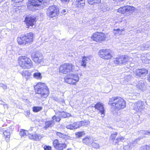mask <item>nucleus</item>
I'll return each mask as SVG.
<instances>
[{
	"mask_svg": "<svg viewBox=\"0 0 150 150\" xmlns=\"http://www.w3.org/2000/svg\"><path fill=\"white\" fill-rule=\"evenodd\" d=\"M108 104L117 110L122 109L126 106L125 101L119 97H114L110 99Z\"/></svg>",
	"mask_w": 150,
	"mask_h": 150,
	"instance_id": "f257e3e1",
	"label": "nucleus"
},
{
	"mask_svg": "<svg viewBox=\"0 0 150 150\" xmlns=\"http://www.w3.org/2000/svg\"><path fill=\"white\" fill-rule=\"evenodd\" d=\"M35 89L36 93L44 98L47 97L50 93L47 86L43 83H38L35 87Z\"/></svg>",
	"mask_w": 150,
	"mask_h": 150,
	"instance_id": "f03ea898",
	"label": "nucleus"
},
{
	"mask_svg": "<svg viewBox=\"0 0 150 150\" xmlns=\"http://www.w3.org/2000/svg\"><path fill=\"white\" fill-rule=\"evenodd\" d=\"M33 34L31 32H30L25 34L23 36H22L18 38L17 41L19 44L25 45L33 42Z\"/></svg>",
	"mask_w": 150,
	"mask_h": 150,
	"instance_id": "7ed1b4c3",
	"label": "nucleus"
},
{
	"mask_svg": "<svg viewBox=\"0 0 150 150\" xmlns=\"http://www.w3.org/2000/svg\"><path fill=\"white\" fill-rule=\"evenodd\" d=\"M20 65L23 69H30L33 66V63L31 59L25 56L21 57L19 58Z\"/></svg>",
	"mask_w": 150,
	"mask_h": 150,
	"instance_id": "20e7f679",
	"label": "nucleus"
},
{
	"mask_svg": "<svg viewBox=\"0 0 150 150\" xmlns=\"http://www.w3.org/2000/svg\"><path fill=\"white\" fill-rule=\"evenodd\" d=\"M59 9L57 6L52 5L49 6L47 9L46 14L47 16L52 18L59 14Z\"/></svg>",
	"mask_w": 150,
	"mask_h": 150,
	"instance_id": "39448f33",
	"label": "nucleus"
},
{
	"mask_svg": "<svg viewBox=\"0 0 150 150\" xmlns=\"http://www.w3.org/2000/svg\"><path fill=\"white\" fill-rule=\"evenodd\" d=\"M31 57L33 61L37 64L43 61V57L42 53L39 51H34L31 54Z\"/></svg>",
	"mask_w": 150,
	"mask_h": 150,
	"instance_id": "423d86ee",
	"label": "nucleus"
},
{
	"mask_svg": "<svg viewBox=\"0 0 150 150\" xmlns=\"http://www.w3.org/2000/svg\"><path fill=\"white\" fill-rule=\"evenodd\" d=\"M79 80L78 75L73 74L67 75L64 78V81L66 83L74 85L76 84Z\"/></svg>",
	"mask_w": 150,
	"mask_h": 150,
	"instance_id": "0eeeda50",
	"label": "nucleus"
},
{
	"mask_svg": "<svg viewBox=\"0 0 150 150\" xmlns=\"http://www.w3.org/2000/svg\"><path fill=\"white\" fill-rule=\"evenodd\" d=\"M30 4L27 5V8L29 10L34 11L38 10V6L40 3H42L41 0H29Z\"/></svg>",
	"mask_w": 150,
	"mask_h": 150,
	"instance_id": "6e6552de",
	"label": "nucleus"
},
{
	"mask_svg": "<svg viewBox=\"0 0 150 150\" xmlns=\"http://www.w3.org/2000/svg\"><path fill=\"white\" fill-rule=\"evenodd\" d=\"M73 65L71 64H64L61 65L59 69V72L66 74L72 71Z\"/></svg>",
	"mask_w": 150,
	"mask_h": 150,
	"instance_id": "1a4fd4ad",
	"label": "nucleus"
},
{
	"mask_svg": "<svg viewBox=\"0 0 150 150\" xmlns=\"http://www.w3.org/2000/svg\"><path fill=\"white\" fill-rule=\"evenodd\" d=\"M117 134V132H114L111 134L110 137V140L113 142V144L114 145L118 144L120 142H123L125 139L124 137L122 136H119L115 139Z\"/></svg>",
	"mask_w": 150,
	"mask_h": 150,
	"instance_id": "9d476101",
	"label": "nucleus"
},
{
	"mask_svg": "<svg viewBox=\"0 0 150 150\" xmlns=\"http://www.w3.org/2000/svg\"><path fill=\"white\" fill-rule=\"evenodd\" d=\"M110 50L102 49L98 52V54L100 57L103 59H110L112 57Z\"/></svg>",
	"mask_w": 150,
	"mask_h": 150,
	"instance_id": "9b49d317",
	"label": "nucleus"
},
{
	"mask_svg": "<svg viewBox=\"0 0 150 150\" xmlns=\"http://www.w3.org/2000/svg\"><path fill=\"white\" fill-rule=\"evenodd\" d=\"M129 57L127 55H122L118 56L114 60V62L116 64L120 65L124 64L128 61Z\"/></svg>",
	"mask_w": 150,
	"mask_h": 150,
	"instance_id": "f8f14e48",
	"label": "nucleus"
},
{
	"mask_svg": "<svg viewBox=\"0 0 150 150\" xmlns=\"http://www.w3.org/2000/svg\"><path fill=\"white\" fill-rule=\"evenodd\" d=\"M106 38V35L104 33L98 32L94 33L91 37L93 40L97 42L104 40Z\"/></svg>",
	"mask_w": 150,
	"mask_h": 150,
	"instance_id": "ddd939ff",
	"label": "nucleus"
},
{
	"mask_svg": "<svg viewBox=\"0 0 150 150\" xmlns=\"http://www.w3.org/2000/svg\"><path fill=\"white\" fill-rule=\"evenodd\" d=\"M53 145L54 148L57 150H63L66 148L67 146L64 143H59L58 140L55 139L53 141Z\"/></svg>",
	"mask_w": 150,
	"mask_h": 150,
	"instance_id": "4468645a",
	"label": "nucleus"
},
{
	"mask_svg": "<svg viewBox=\"0 0 150 150\" xmlns=\"http://www.w3.org/2000/svg\"><path fill=\"white\" fill-rule=\"evenodd\" d=\"M148 73V70L145 69H137L134 72L136 76L142 78L144 77Z\"/></svg>",
	"mask_w": 150,
	"mask_h": 150,
	"instance_id": "2eb2a0df",
	"label": "nucleus"
},
{
	"mask_svg": "<svg viewBox=\"0 0 150 150\" xmlns=\"http://www.w3.org/2000/svg\"><path fill=\"white\" fill-rule=\"evenodd\" d=\"M36 18L30 17H26L25 19V22L27 25L28 27L31 26L32 27L34 25V23L35 22Z\"/></svg>",
	"mask_w": 150,
	"mask_h": 150,
	"instance_id": "dca6fc26",
	"label": "nucleus"
},
{
	"mask_svg": "<svg viewBox=\"0 0 150 150\" xmlns=\"http://www.w3.org/2000/svg\"><path fill=\"white\" fill-rule=\"evenodd\" d=\"M94 107L96 109L99 111L101 115L105 114V110L104 107V104L100 102H98L95 104Z\"/></svg>",
	"mask_w": 150,
	"mask_h": 150,
	"instance_id": "f3484780",
	"label": "nucleus"
},
{
	"mask_svg": "<svg viewBox=\"0 0 150 150\" xmlns=\"http://www.w3.org/2000/svg\"><path fill=\"white\" fill-rule=\"evenodd\" d=\"M144 108V103L141 100L138 101L134 104V109L137 111H141Z\"/></svg>",
	"mask_w": 150,
	"mask_h": 150,
	"instance_id": "a211bd4d",
	"label": "nucleus"
},
{
	"mask_svg": "<svg viewBox=\"0 0 150 150\" xmlns=\"http://www.w3.org/2000/svg\"><path fill=\"white\" fill-rule=\"evenodd\" d=\"M28 136L30 139L34 141H39L42 137L40 134L36 133L30 134L28 133Z\"/></svg>",
	"mask_w": 150,
	"mask_h": 150,
	"instance_id": "6ab92c4d",
	"label": "nucleus"
},
{
	"mask_svg": "<svg viewBox=\"0 0 150 150\" xmlns=\"http://www.w3.org/2000/svg\"><path fill=\"white\" fill-rule=\"evenodd\" d=\"M132 75L130 74H125L123 78H121L120 81L122 83L127 84L129 83V82L132 79Z\"/></svg>",
	"mask_w": 150,
	"mask_h": 150,
	"instance_id": "aec40b11",
	"label": "nucleus"
},
{
	"mask_svg": "<svg viewBox=\"0 0 150 150\" xmlns=\"http://www.w3.org/2000/svg\"><path fill=\"white\" fill-rule=\"evenodd\" d=\"M135 84H133V85L140 90L143 91L145 89L146 87L143 80H141L137 82V83H135Z\"/></svg>",
	"mask_w": 150,
	"mask_h": 150,
	"instance_id": "412c9836",
	"label": "nucleus"
},
{
	"mask_svg": "<svg viewBox=\"0 0 150 150\" xmlns=\"http://www.w3.org/2000/svg\"><path fill=\"white\" fill-rule=\"evenodd\" d=\"M45 125L43 127V129L46 130L49 127H52L54 125L55 122L53 120L46 121L45 122Z\"/></svg>",
	"mask_w": 150,
	"mask_h": 150,
	"instance_id": "4be33fe9",
	"label": "nucleus"
},
{
	"mask_svg": "<svg viewBox=\"0 0 150 150\" xmlns=\"http://www.w3.org/2000/svg\"><path fill=\"white\" fill-rule=\"evenodd\" d=\"M126 9L125 10V14L128 16L133 12L134 8L133 6H126Z\"/></svg>",
	"mask_w": 150,
	"mask_h": 150,
	"instance_id": "5701e85b",
	"label": "nucleus"
},
{
	"mask_svg": "<svg viewBox=\"0 0 150 150\" xmlns=\"http://www.w3.org/2000/svg\"><path fill=\"white\" fill-rule=\"evenodd\" d=\"M66 128L68 129L73 130L75 129L79 128V126L77 122H75L73 124H71L67 125Z\"/></svg>",
	"mask_w": 150,
	"mask_h": 150,
	"instance_id": "b1692460",
	"label": "nucleus"
},
{
	"mask_svg": "<svg viewBox=\"0 0 150 150\" xmlns=\"http://www.w3.org/2000/svg\"><path fill=\"white\" fill-rule=\"evenodd\" d=\"M77 122L79 128L82 126H87L90 123V122L88 120H84Z\"/></svg>",
	"mask_w": 150,
	"mask_h": 150,
	"instance_id": "393cba45",
	"label": "nucleus"
},
{
	"mask_svg": "<svg viewBox=\"0 0 150 150\" xmlns=\"http://www.w3.org/2000/svg\"><path fill=\"white\" fill-rule=\"evenodd\" d=\"M75 4L77 7L81 8L85 6V0H76Z\"/></svg>",
	"mask_w": 150,
	"mask_h": 150,
	"instance_id": "a878e982",
	"label": "nucleus"
},
{
	"mask_svg": "<svg viewBox=\"0 0 150 150\" xmlns=\"http://www.w3.org/2000/svg\"><path fill=\"white\" fill-rule=\"evenodd\" d=\"M92 141V138L90 137H86L83 139V142L86 145H89Z\"/></svg>",
	"mask_w": 150,
	"mask_h": 150,
	"instance_id": "bb28decb",
	"label": "nucleus"
},
{
	"mask_svg": "<svg viewBox=\"0 0 150 150\" xmlns=\"http://www.w3.org/2000/svg\"><path fill=\"white\" fill-rule=\"evenodd\" d=\"M59 115L61 118H68L70 117L71 116V114L69 113H67L64 111L59 112Z\"/></svg>",
	"mask_w": 150,
	"mask_h": 150,
	"instance_id": "cd10ccee",
	"label": "nucleus"
},
{
	"mask_svg": "<svg viewBox=\"0 0 150 150\" xmlns=\"http://www.w3.org/2000/svg\"><path fill=\"white\" fill-rule=\"evenodd\" d=\"M28 131L24 129H21L19 132V135L21 137L25 138L28 135Z\"/></svg>",
	"mask_w": 150,
	"mask_h": 150,
	"instance_id": "c85d7f7f",
	"label": "nucleus"
},
{
	"mask_svg": "<svg viewBox=\"0 0 150 150\" xmlns=\"http://www.w3.org/2000/svg\"><path fill=\"white\" fill-rule=\"evenodd\" d=\"M21 74L27 80L29 78L31 75L30 73L28 71H23Z\"/></svg>",
	"mask_w": 150,
	"mask_h": 150,
	"instance_id": "c756f323",
	"label": "nucleus"
},
{
	"mask_svg": "<svg viewBox=\"0 0 150 150\" xmlns=\"http://www.w3.org/2000/svg\"><path fill=\"white\" fill-rule=\"evenodd\" d=\"M3 134L6 137V140L8 142L9 141L10 138V133L9 129H7L4 131Z\"/></svg>",
	"mask_w": 150,
	"mask_h": 150,
	"instance_id": "7c9ffc66",
	"label": "nucleus"
},
{
	"mask_svg": "<svg viewBox=\"0 0 150 150\" xmlns=\"http://www.w3.org/2000/svg\"><path fill=\"white\" fill-rule=\"evenodd\" d=\"M33 77L37 79H41L42 78V74L39 72H35L33 74Z\"/></svg>",
	"mask_w": 150,
	"mask_h": 150,
	"instance_id": "2f4dec72",
	"label": "nucleus"
},
{
	"mask_svg": "<svg viewBox=\"0 0 150 150\" xmlns=\"http://www.w3.org/2000/svg\"><path fill=\"white\" fill-rule=\"evenodd\" d=\"M88 58L84 56L83 57L82 59L81 62V65L83 67H85L86 66V62L88 61Z\"/></svg>",
	"mask_w": 150,
	"mask_h": 150,
	"instance_id": "473e14b6",
	"label": "nucleus"
},
{
	"mask_svg": "<svg viewBox=\"0 0 150 150\" xmlns=\"http://www.w3.org/2000/svg\"><path fill=\"white\" fill-rule=\"evenodd\" d=\"M88 2L90 5H94L95 4L98 3L101 1V0H87Z\"/></svg>",
	"mask_w": 150,
	"mask_h": 150,
	"instance_id": "72a5a7b5",
	"label": "nucleus"
},
{
	"mask_svg": "<svg viewBox=\"0 0 150 150\" xmlns=\"http://www.w3.org/2000/svg\"><path fill=\"white\" fill-rule=\"evenodd\" d=\"M42 109V107L40 106H34L33 108V110L34 112H38Z\"/></svg>",
	"mask_w": 150,
	"mask_h": 150,
	"instance_id": "f704fd0d",
	"label": "nucleus"
},
{
	"mask_svg": "<svg viewBox=\"0 0 150 150\" xmlns=\"http://www.w3.org/2000/svg\"><path fill=\"white\" fill-rule=\"evenodd\" d=\"M93 147L95 149H98L100 147L99 144L97 142H93L91 144Z\"/></svg>",
	"mask_w": 150,
	"mask_h": 150,
	"instance_id": "c9c22d12",
	"label": "nucleus"
},
{
	"mask_svg": "<svg viewBox=\"0 0 150 150\" xmlns=\"http://www.w3.org/2000/svg\"><path fill=\"white\" fill-rule=\"evenodd\" d=\"M139 134H141L144 135H150V131H148L140 130L139 132Z\"/></svg>",
	"mask_w": 150,
	"mask_h": 150,
	"instance_id": "e433bc0d",
	"label": "nucleus"
},
{
	"mask_svg": "<svg viewBox=\"0 0 150 150\" xmlns=\"http://www.w3.org/2000/svg\"><path fill=\"white\" fill-rule=\"evenodd\" d=\"M56 135L59 137L64 139H66V138H67V137L66 135H65L64 134H63L59 132H57Z\"/></svg>",
	"mask_w": 150,
	"mask_h": 150,
	"instance_id": "4c0bfd02",
	"label": "nucleus"
},
{
	"mask_svg": "<svg viewBox=\"0 0 150 150\" xmlns=\"http://www.w3.org/2000/svg\"><path fill=\"white\" fill-rule=\"evenodd\" d=\"M85 134L84 132V131L80 132H76L75 135L76 137L78 138H80Z\"/></svg>",
	"mask_w": 150,
	"mask_h": 150,
	"instance_id": "58836bf2",
	"label": "nucleus"
},
{
	"mask_svg": "<svg viewBox=\"0 0 150 150\" xmlns=\"http://www.w3.org/2000/svg\"><path fill=\"white\" fill-rule=\"evenodd\" d=\"M126 6L120 7L118 9L117 11L121 13L122 14H125V11L126 9Z\"/></svg>",
	"mask_w": 150,
	"mask_h": 150,
	"instance_id": "ea45409f",
	"label": "nucleus"
},
{
	"mask_svg": "<svg viewBox=\"0 0 150 150\" xmlns=\"http://www.w3.org/2000/svg\"><path fill=\"white\" fill-rule=\"evenodd\" d=\"M140 150H149V147L147 145L142 146L139 149Z\"/></svg>",
	"mask_w": 150,
	"mask_h": 150,
	"instance_id": "a19ab883",
	"label": "nucleus"
},
{
	"mask_svg": "<svg viewBox=\"0 0 150 150\" xmlns=\"http://www.w3.org/2000/svg\"><path fill=\"white\" fill-rule=\"evenodd\" d=\"M61 117L60 116H59L57 117L55 115H54L52 117V120L54 121V120H55V121L57 122H59L60 120Z\"/></svg>",
	"mask_w": 150,
	"mask_h": 150,
	"instance_id": "79ce46f5",
	"label": "nucleus"
},
{
	"mask_svg": "<svg viewBox=\"0 0 150 150\" xmlns=\"http://www.w3.org/2000/svg\"><path fill=\"white\" fill-rule=\"evenodd\" d=\"M149 44H150V41L149 43ZM143 47H144V50H147L148 48H150V44H149L148 43L145 44H144Z\"/></svg>",
	"mask_w": 150,
	"mask_h": 150,
	"instance_id": "37998d69",
	"label": "nucleus"
},
{
	"mask_svg": "<svg viewBox=\"0 0 150 150\" xmlns=\"http://www.w3.org/2000/svg\"><path fill=\"white\" fill-rule=\"evenodd\" d=\"M43 148L45 150H52L51 146H49L45 145Z\"/></svg>",
	"mask_w": 150,
	"mask_h": 150,
	"instance_id": "c03bdc74",
	"label": "nucleus"
},
{
	"mask_svg": "<svg viewBox=\"0 0 150 150\" xmlns=\"http://www.w3.org/2000/svg\"><path fill=\"white\" fill-rule=\"evenodd\" d=\"M0 87H1L4 90H6L7 88V86L2 83H0Z\"/></svg>",
	"mask_w": 150,
	"mask_h": 150,
	"instance_id": "a18cd8bd",
	"label": "nucleus"
},
{
	"mask_svg": "<svg viewBox=\"0 0 150 150\" xmlns=\"http://www.w3.org/2000/svg\"><path fill=\"white\" fill-rule=\"evenodd\" d=\"M68 10L66 9H63L62 10L61 13L62 14H65L67 12Z\"/></svg>",
	"mask_w": 150,
	"mask_h": 150,
	"instance_id": "49530a36",
	"label": "nucleus"
},
{
	"mask_svg": "<svg viewBox=\"0 0 150 150\" xmlns=\"http://www.w3.org/2000/svg\"><path fill=\"white\" fill-rule=\"evenodd\" d=\"M61 1L63 3L67 4L69 2L70 0H61Z\"/></svg>",
	"mask_w": 150,
	"mask_h": 150,
	"instance_id": "de8ad7c7",
	"label": "nucleus"
},
{
	"mask_svg": "<svg viewBox=\"0 0 150 150\" xmlns=\"http://www.w3.org/2000/svg\"><path fill=\"white\" fill-rule=\"evenodd\" d=\"M25 115L26 116H28L30 115V110H28L26 112H25Z\"/></svg>",
	"mask_w": 150,
	"mask_h": 150,
	"instance_id": "09e8293b",
	"label": "nucleus"
},
{
	"mask_svg": "<svg viewBox=\"0 0 150 150\" xmlns=\"http://www.w3.org/2000/svg\"><path fill=\"white\" fill-rule=\"evenodd\" d=\"M24 0H12V1H14L16 3H19L20 2H22V1Z\"/></svg>",
	"mask_w": 150,
	"mask_h": 150,
	"instance_id": "8fccbe9b",
	"label": "nucleus"
},
{
	"mask_svg": "<svg viewBox=\"0 0 150 150\" xmlns=\"http://www.w3.org/2000/svg\"><path fill=\"white\" fill-rule=\"evenodd\" d=\"M34 128V127H31L30 128V129L28 130V133H30L29 132H31L32 131H33V129Z\"/></svg>",
	"mask_w": 150,
	"mask_h": 150,
	"instance_id": "3c124183",
	"label": "nucleus"
},
{
	"mask_svg": "<svg viewBox=\"0 0 150 150\" xmlns=\"http://www.w3.org/2000/svg\"><path fill=\"white\" fill-rule=\"evenodd\" d=\"M114 30L116 31L117 32L115 33H117V32H119V31L121 30L119 28H118L117 29H114L113 30Z\"/></svg>",
	"mask_w": 150,
	"mask_h": 150,
	"instance_id": "603ef678",
	"label": "nucleus"
},
{
	"mask_svg": "<svg viewBox=\"0 0 150 150\" xmlns=\"http://www.w3.org/2000/svg\"><path fill=\"white\" fill-rule=\"evenodd\" d=\"M147 80L149 81L150 82V72L148 76V77L147 78Z\"/></svg>",
	"mask_w": 150,
	"mask_h": 150,
	"instance_id": "864d4df0",
	"label": "nucleus"
},
{
	"mask_svg": "<svg viewBox=\"0 0 150 150\" xmlns=\"http://www.w3.org/2000/svg\"><path fill=\"white\" fill-rule=\"evenodd\" d=\"M147 8H148L149 10H150V4H149L147 6Z\"/></svg>",
	"mask_w": 150,
	"mask_h": 150,
	"instance_id": "5fc2aeb1",
	"label": "nucleus"
},
{
	"mask_svg": "<svg viewBox=\"0 0 150 150\" xmlns=\"http://www.w3.org/2000/svg\"><path fill=\"white\" fill-rule=\"evenodd\" d=\"M67 150H73V149L71 148H68Z\"/></svg>",
	"mask_w": 150,
	"mask_h": 150,
	"instance_id": "6e6d98bb",
	"label": "nucleus"
},
{
	"mask_svg": "<svg viewBox=\"0 0 150 150\" xmlns=\"http://www.w3.org/2000/svg\"><path fill=\"white\" fill-rule=\"evenodd\" d=\"M120 30H121L120 31L121 32V31H124V28Z\"/></svg>",
	"mask_w": 150,
	"mask_h": 150,
	"instance_id": "4d7b16f0",
	"label": "nucleus"
},
{
	"mask_svg": "<svg viewBox=\"0 0 150 150\" xmlns=\"http://www.w3.org/2000/svg\"><path fill=\"white\" fill-rule=\"evenodd\" d=\"M123 1V0H117V1Z\"/></svg>",
	"mask_w": 150,
	"mask_h": 150,
	"instance_id": "13d9d810",
	"label": "nucleus"
},
{
	"mask_svg": "<svg viewBox=\"0 0 150 150\" xmlns=\"http://www.w3.org/2000/svg\"><path fill=\"white\" fill-rule=\"evenodd\" d=\"M148 146H149V149L150 150V144Z\"/></svg>",
	"mask_w": 150,
	"mask_h": 150,
	"instance_id": "bf43d9fd",
	"label": "nucleus"
},
{
	"mask_svg": "<svg viewBox=\"0 0 150 150\" xmlns=\"http://www.w3.org/2000/svg\"><path fill=\"white\" fill-rule=\"evenodd\" d=\"M42 1V2H44V0H41Z\"/></svg>",
	"mask_w": 150,
	"mask_h": 150,
	"instance_id": "052dcab7",
	"label": "nucleus"
},
{
	"mask_svg": "<svg viewBox=\"0 0 150 150\" xmlns=\"http://www.w3.org/2000/svg\"><path fill=\"white\" fill-rule=\"evenodd\" d=\"M113 0L114 1H117V0Z\"/></svg>",
	"mask_w": 150,
	"mask_h": 150,
	"instance_id": "680f3d73",
	"label": "nucleus"
}]
</instances>
